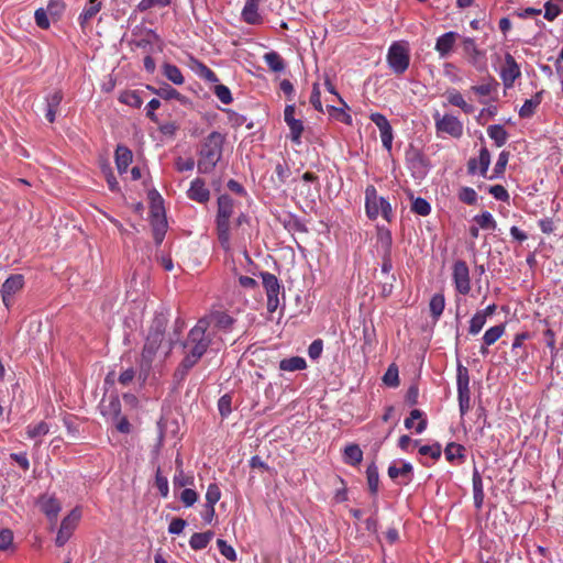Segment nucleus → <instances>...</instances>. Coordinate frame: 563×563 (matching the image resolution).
<instances>
[{"label": "nucleus", "instance_id": "nucleus-1", "mask_svg": "<svg viewBox=\"0 0 563 563\" xmlns=\"http://www.w3.org/2000/svg\"><path fill=\"white\" fill-rule=\"evenodd\" d=\"M208 320H199L190 330L187 340L184 342V358L174 373V379L177 384L181 383L188 372L206 353L211 343L210 334L207 333Z\"/></svg>", "mask_w": 563, "mask_h": 563}, {"label": "nucleus", "instance_id": "nucleus-2", "mask_svg": "<svg viewBox=\"0 0 563 563\" xmlns=\"http://www.w3.org/2000/svg\"><path fill=\"white\" fill-rule=\"evenodd\" d=\"M225 137L220 132H211L201 143L198 151L197 168L201 174L211 173L220 162Z\"/></svg>", "mask_w": 563, "mask_h": 563}, {"label": "nucleus", "instance_id": "nucleus-3", "mask_svg": "<svg viewBox=\"0 0 563 563\" xmlns=\"http://www.w3.org/2000/svg\"><path fill=\"white\" fill-rule=\"evenodd\" d=\"M165 329L166 319L164 317L155 318L151 325L141 356V371L146 374L152 368V364L164 342Z\"/></svg>", "mask_w": 563, "mask_h": 563}, {"label": "nucleus", "instance_id": "nucleus-4", "mask_svg": "<svg viewBox=\"0 0 563 563\" xmlns=\"http://www.w3.org/2000/svg\"><path fill=\"white\" fill-rule=\"evenodd\" d=\"M233 199L228 195L218 198L217 235L224 251H230V218L233 213Z\"/></svg>", "mask_w": 563, "mask_h": 563}, {"label": "nucleus", "instance_id": "nucleus-5", "mask_svg": "<svg viewBox=\"0 0 563 563\" xmlns=\"http://www.w3.org/2000/svg\"><path fill=\"white\" fill-rule=\"evenodd\" d=\"M365 208L369 219H376L380 213L386 221H391L390 203L383 197H378L375 187L372 185L367 186L365 190Z\"/></svg>", "mask_w": 563, "mask_h": 563}, {"label": "nucleus", "instance_id": "nucleus-6", "mask_svg": "<svg viewBox=\"0 0 563 563\" xmlns=\"http://www.w3.org/2000/svg\"><path fill=\"white\" fill-rule=\"evenodd\" d=\"M387 63L396 75L404 74L410 63L408 44L406 42H394L387 53Z\"/></svg>", "mask_w": 563, "mask_h": 563}, {"label": "nucleus", "instance_id": "nucleus-7", "mask_svg": "<svg viewBox=\"0 0 563 563\" xmlns=\"http://www.w3.org/2000/svg\"><path fill=\"white\" fill-rule=\"evenodd\" d=\"M499 76L505 89H511L515 86V81L521 77V67L509 53H506L499 66Z\"/></svg>", "mask_w": 563, "mask_h": 563}, {"label": "nucleus", "instance_id": "nucleus-8", "mask_svg": "<svg viewBox=\"0 0 563 563\" xmlns=\"http://www.w3.org/2000/svg\"><path fill=\"white\" fill-rule=\"evenodd\" d=\"M81 512L78 508H74L68 516H66L60 525V528L57 532V537L55 539V544L57 547H63L71 537L74 530L76 529Z\"/></svg>", "mask_w": 563, "mask_h": 563}, {"label": "nucleus", "instance_id": "nucleus-9", "mask_svg": "<svg viewBox=\"0 0 563 563\" xmlns=\"http://www.w3.org/2000/svg\"><path fill=\"white\" fill-rule=\"evenodd\" d=\"M434 120L438 132L448 133L453 137H460L462 135L463 125L457 118L450 114L440 117L439 112H437Z\"/></svg>", "mask_w": 563, "mask_h": 563}, {"label": "nucleus", "instance_id": "nucleus-10", "mask_svg": "<svg viewBox=\"0 0 563 563\" xmlns=\"http://www.w3.org/2000/svg\"><path fill=\"white\" fill-rule=\"evenodd\" d=\"M453 279L456 290L463 295L470 291V274L465 262L457 261L453 266Z\"/></svg>", "mask_w": 563, "mask_h": 563}, {"label": "nucleus", "instance_id": "nucleus-11", "mask_svg": "<svg viewBox=\"0 0 563 563\" xmlns=\"http://www.w3.org/2000/svg\"><path fill=\"white\" fill-rule=\"evenodd\" d=\"M24 286V277L21 274L11 275L7 278L1 288L3 303L9 307L10 298L20 291Z\"/></svg>", "mask_w": 563, "mask_h": 563}, {"label": "nucleus", "instance_id": "nucleus-12", "mask_svg": "<svg viewBox=\"0 0 563 563\" xmlns=\"http://www.w3.org/2000/svg\"><path fill=\"white\" fill-rule=\"evenodd\" d=\"M371 120L377 125L380 131L382 143L388 151L391 148L393 130L385 115L380 113H372Z\"/></svg>", "mask_w": 563, "mask_h": 563}, {"label": "nucleus", "instance_id": "nucleus-13", "mask_svg": "<svg viewBox=\"0 0 563 563\" xmlns=\"http://www.w3.org/2000/svg\"><path fill=\"white\" fill-rule=\"evenodd\" d=\"M41 510L51 521H55L62 509L60 503L54 496L44 495L38 499Z\"/></svg>", "mask_w": 563, "mask_h": 563}, {"label": "nucleus", "instance_id": "nucleus-14", "mask_svg": "<svg viewBox=\"0 0 563 563\" xmlns=\"http://www.w3.org/2000/svg\"><path fill=\"white\" fill-rule=\"evenodd\" d=\"M63 100V92L54 90L45 97V118L49 123L56 119V111Z\"/></svg>", "mask_w": 563, "mask_h": 563}, {"label": "nucleus", "instance_id": "nucleus-15", "mask_svg": "<svg viewBox=\"0 0 563 563\" xmlns=\"http://www.w3.org/2000/svg\"><path fill=\"white\" fill-rule=\"evenodd\" d=\"M188 197L191 200L200 203L207 202L210 198V191L206 187L205 181L201 178H196L188 190Z\"/></svg>", "mask_w": 563, "mask_h": 563}, {"label": "nucleus", "instance_id": "nucleus-16", "mask_svg": "<svg viewBox=\"0 0 563 563\" xmlns=\"http://www.w3.org/2000/svg\"><path fill=\"white\" fill-rule=\"evenodd\" d=\"M208 320V327L213 323L217 328L222 330H229L234 323V319L225 312L213 311L209 316L201 318L200 320Z\"/></svg>", "mask_w": 563, "mask_h": 563}, {"label": "nucleus", "instance_id": "nucleus-17", "mask_svg": "<svg viewBox=\"0 0 563 563\" xmlns=\"http://www.w3.org/2000/svg\"><path fill=\"white\" fill-rule=\"evenodd\" d=\"M543 93H544V90H541V91H538L530 99H527L519 110V117L523 118V119L531 118L536 113L537 108L542 102Z\"/></svg>", "mask_w": 563, "mask_h": 563}, {"label": "nucleus", "instance_id": "nucleus-18", "mask_svg": "<svg viewBox=\"0 0 563 563\" xmlns=\"http://www.w3.org/2000/svg\"><path fill=\"white\" fill-rule=\"evenodd\" d=\"M133 158L132 151L129 150L126 146L118 145L115 150V164L118 172L120 174H123L126 172L129 165L131 164Z\"/></svg>", "mask_w": 563, "mask_h": 563}, {"label": "nucleus", "instance_id": "nucleus-19", "mask_svg": "<svg viewBox=\"0 0 563 563\" xmlns=\"http://www.w3.org/2000/svg\"><path fill=\"white\" fill-rule=\"evenodd\" d=\"M260 0H246V3L242 11L243 20L249 24H257L262 18L258 13Z\"/></svg>", "mask_w": 563, "mask_h": 563}, {"label": "nucleus", "instance_id": "nucleus-20", "mask_svg": "<svg viewBox=\"0 0 563 563\" xmlns=\"http://www.w3.org/2000/svg\"><path fill=\"white\" fill-rule=\"evenodd\" d=\"M490 163V153L487 148H482L479 154V161L473 158L468 162V172L474 174L479 172L481 174H486L488 166Z\"/></svg>", "mask_w": 563, "mask_h": 563}, {"label": "nucleus", "instance_id": "nucleus-21", "mask_svg": "<svg viewBox=\"0 0 563 563\" xmlns=\"http://www.w3.org/2000/svg\"><path fill=\"white\" fill-rule=\"evenodd\" d=\"M152 227L154 240L156 244H161L166 234L167 222L158 212L153 213Z\"/></svg>", "mask_w": 563, "mask_h": 563}, {"label": "nucleus", "instance_id": "nucleus-22", "mask_svg": "<svg viewBox=\"0 0 563 563\" xmlns=\"http://www.w3.org/2000/svg\"><path fill=\"white\" fill-rule=\"evenodd\" d=\"M456 40V33L448 32L441 35L435 44V49L439 52L441 57H445L452 49Z\"/></svg>", "mask_w": 563, "mask_h": 563}, {"label": "nucleus", "instance_id": "nucleus-23", "mask_svg": "<svg viewBox=\"0 0 563 563\" xmlns=\"http://www.w3.org/2000/svg\"><path fill=\"white\" fill-rule=\"evenodd\" d=\"M493 314V305L486 307L483 312H477L471 320L470 332L477 334L486 322V317Z\"/></svg>", "mask_w": 563, "mask_h": 563}, {"label": "nucleus", "instance_id": "nucleus-24", "mask_svg": "<svg viewBox=\"0 0 563 563\" xmlns=\"http://www.w3.org/2000/svg\"><path fill=\"white\" fill-rule=\"evenodd\" d=\"M459 402H460V409L461 412L464 413L468 407H470V390L467 386V380L465 382V385L462 384V371L459 368Z\"/></svg>", "mask_w": 563, "mask_h": 563}, {"label": "nucleus", "instance_id": "nucleus-25", "mask_svg": "<svg viewBox=\"0 0 563 563\" xmlns=\"http://www.w3.org/2000/svg\"><path fill=\"white\" fill-rule=\"evenodd\" d=\"M148 88L151 89V87H148ZM152 91L165 100L176 99V100L180 101L181 103H185L187 101L186 97L180 95L176 89H174L169 85H164V86L159 87L158 89L152 88Z\"/></svg>", "mask_w": 563, "mask_h": 563}, {"label": "nucleus", "instance_id": "nucleus-26", "mask_svg": "<svg viewBox=\"0 0 563 563\" xmlns=\"http://www.w3.org/2000/svg\"><path fill=\"white\" fill-rule=\"evenodd\" d=\"M212 538H213L212 531L194 533L189 540V544H190L191 549H194V550H202L208 545V543L212 540Z\"/></svg>", "mask_w": 563, "mask_h": 563}, {"label": "nucleus", "instance_id": "nucleus-27", "mask_svg": "<svg viewBox=\"0 0 563 563\" xmlns=\"http://www.w3.org/2000/svg\"><path fill=\"white\" fill-rule=\"evenodd\" d=\"M306 366H307L306 361L302 357H299V356H292V357H289V358H284L279 363V368L282 371H287V372H295V371L305 369Z\"/></svg>", "mask_w": 563, "mask_h": 563}, {"label": "nucleus", "instance_id": "nucleus-28", "mask_svg": "<svg viewBox=\"0 0 563 563\" xmlns=\"http://www.w3.org/2000/svg\"><path fill=\"white\" fill-rule=\"evenodd\" d=\"M163 74L168 80H170L175 85H183L185 81V78L180 69L176 65L165 63L163 65Z\"/></svg>", "mask_w": 563, "mask_h": 563}, {"label": "nucleus", "instance_id": "nucleus-29", "mask_svg": "<svg viewBox=\"0 0 563 563\" xmlns=\"http://www.w3.org/2000/svg\"><path fill=\"white\" fill-rule=\"evenodd\" d=\"M415 420H419V422L416 427V432L417 433L423 432L424 429L427 428V420L422 419V411H420L419 409H413L410 412V416L405 420V427L407 429H411L413 427Z\"/></svg>", "mask_w": 563, "mask_h": 563}, {"label": "nucleus", "instance_id": "nucleus-30", "mask_svg": "<svg viewBox=\"0 0 563 563\" xmlns=\"http://www.w3.org/2000/svg\"><path fill=\"white\" fill-rule=\"evenodd\" d=\"M344 459L346 463L357 465L363 460V452L357 444H349L344 450Z\"/></svg>", "mask_w": 563, "mask_h": 563}, {"label": "nucleus", "instance_id": "nucleus-31", "mask_svg": "<svg viewBox=\"0 0 563 563\" xmlns=\"http://www.w3.org/2000/svg\"><path fill=\"white\" fill-rule=\"evenodd\" d=\"M262 279L267 295L275 296L279 294L280 285L275 275L271 273H262Z\"/></svg>", "mask_w": 563, "mask_h": 563}, {"label": "nucleus", "instance_id": "nucleus-32", "mask_svg": "<svg viewBox=\"0 0 563 563\" xmlns=\"http://www.w3.org/2000/svg\"><path fill=\"white\" fill-rule=\"evenodd\" d=\"M264 60L267 64V66L269 67V69L275 73H279V71L284 70V68H285V63H284L283 58L276 52L266 53L264 55Z\"/></svg>", "mask_w": 563, "mask_h": 563}, {"label": "nucleus", "instance_id": "nucleus-33", "mask_svg": "<svg viewBox=\"0 0 563 563\" xmlns=\"http://www.w3.org/2000/svg\"><path fill=\"white\" fill-rule=\"evenodd\" d=\"M444 306H445V300H444L443 295L435 294L432 296L430 303H429V308H430L431 316L433 317L434 320H438L439 317L442 314V312L444 310Z\"/></svg>", "mask_w": 563, "mask_h": 563}, {"label": "nucleus", "instance_id": "nucleus-34", "mask_svg": "<svg viewBox=\"0 0 563 563\" xmlns=\"http://www.w3.org/2000/svg\"><path fill=\"white\" fill-rule=\"evenodd\" d=\"M366 477H367V484H368V488H369L371 493L376 494L378 490L379 476H378V468L374 462L367 466Z\"/></svg>", "mask_w": 563, "mask_h": 563}, {"label": "nucleus", "instance_id": "nucleus-35", "mask_svg": "<svg viewBox=\"0 0 563 563\" xmlns=\"http://www.w3.org/2000/svg\"><path fill=\"white\" fill-rule=\"evenodd\" d=\"M473 490H474V504L476 508H481L483 505L484 493L482 477L477 471L473 475Z\"/></svg>", "mask_w": 563, "mask_h": 563}, {"label": "nucleus", "instance_id": "nucleus-36", "mask_svg": "<svg viewBox=\"0 0 563 563\" xmlns=\"http://www.w3.org/2000/svg\"><path fill=\"white\" fill-rule=\"evenodd\" d=\"M446 98L452 106L460 107L465 113H472L474 111L473 107L465 102L459 91H449Z\"/></svg>", "mask_w": 563, "mask_h": 563}, {"label": "nucleus", "instance_id": "nucleus-37", "mask_svg": "<svg viewBox=\"0 0 563 563\" xmlns=\"http://www.w3.org/2000/svg\"><path fill=\"white\" fill-rule=\"evenodd\" d=\"M290 130V139L294 143L300 144V137L303 132V123L301 120L291 119L286 122Z\"/></svg>", "mask_w": 563, "mask_h": 563}, {"label": "nucleus", "instance_id": "nucleus-38", "mask_svg": "<svg viewBox=\"0 0 563 563\" xmlns=\"http://www.w3.org/2000/svg\"><path fill=\"white\" fill-rule=\"evenodd\" d=\"M119 100L132 108H140L143 103L142 98L136 91H124L120 95Z\"/></svg>", "mask_w": 563, "mask_h": 563}, {"label": "nucleus", "instance_id": "nucleus-39", "mask_svg": "<svg viewBox=\"0 0 563 563\" xmlns=\"http://www.w3.org/2000/svg\"><path fill=\"white\" fill-rule=\"evenodd\" d=\"M383 382L389 387H397L399 385V374L396 364H390L383 376Z\"/></svg>", "mask_w": 563, "mask_h": 563}, {"label": "nucleus", "instance_id": "nucleus-40", "mask_svg": "<svg viewBox=\"0 0 563 563\" xmlns=\"http://www.w3.org/2000/svg\"><path fill=\"white\" fill-rule=\"evenodd\" d=\"M412 473V466L410 463H402L401 467H397L393 464L388 467V476L391 479H396L398 476L408 477Z\"/></svg>", "mask_w": 563, "mask_h": 563}, {"label": "nucleus", "instance_id": "nucleus-41", "mask_svg": "<svg viewBox=\"0 0 563 563\" xmlns=\"http://www.w3.org/2000/svg\"><path fill=\"white\" fill-rule=\"evenodd\" d=\"M170 2L172 0H141L136 8L140 12H145L154 8H165Z\"/></svg>", "mask_w": 563, "mask_h": 563}, {"label": "nucleus", "instance_id": "nucleus-42", "mask_svg": "<svg viewBox=\"0 0 563 563\" xmlns=\"http://www.w3.org/2000/svg\"><path fill=\"white\" fill-rule=\"evenodd\" d=\"M327 108H328V112H329V114H330L332 118H334V119H336V120H339V121H341V122H344V123H346V124H351V123H352V118H351V115H350V114H347V113L344 111V109H345L346 107L342 106V108H336V107H334V106H328Z\"/></svg>", "mask_w": 563, "mask_h": 563}, {"label": "nucleus", "instance_id": "nucleus-43", "mask_svg": "<svg viewBox=\"0 0 563 563\" xmlns=\"http://www.w3.org/2000/svg\"><path fill=\"white\" fill-rule=\"evenodd\" d=\"M411 210L419 216H428L431 211L430 203L423 198H416L412 201Z\"/></svg>", "mask_w": 563, "mask_h": 563}, {"label": "nucleus", "instance_id": "nucleus-44", "mask_svg": "<svg viewBox=\"0 0 563 563\" xmlns=\"http://www.w3.org/2000/svg\"><path fill=\"white\" fill-rule=\"evenodd\" d=\"M509 152L503 151L497 159V163L495 164V178H498L501 176L505 172V168L509 161Z\"/></svg>", "mask_w": 563, "mask_h": 563}, {"label": "nucleus", "instance_id": "nucleus-45", "mask_svg": "<svg viewBox=\"0 0 563 563\" xmlns=\"http://www.w3.org/2000/svg\"><path fill=\"white\" fill-rule=\"evenodd\" d=\"M214 93L222 103L230 104L232 102L231 91L227 86L217 85L214 87Z\"/></svg>", "mask_w": 563, "mask_h": 563}, {"label": "nucleus", "instance_id": "nucleus-46", "mask_svg": "<svg viewBox=\"0 0 563 563\" xmlns=\"http://www.w3.org/2000/svg\"><path fill=\"white\" fill-rule=\"evenodd\" d=\"M217 544H218L220 553L224 558H227L230 561H235L236 560L235 550L231 545L227 544V542L224 540L218 539Z\"/></svg>", "mask_w": 563, "mask_h": 563}, {"label": "nucleus", "instance_id": "nucleus-47", "mask_svg": "<svg viewBox=\"0 0 563 563\" xmlns=\"http://www.w3.org/2000/svg\"><path fill=\"white\" fill-rule=\"evenodd\" d=\"M221 497L220 488L217 484H210L206 493V503L216 505Z\"/></svg>", "mask_w": 563, "mask_h": 563}, {"label": "nucleus", "instance_id": "nucleus-48", "mask_svg": "<svg viewBox=\"0 0 563 563\" xmlns=\"http://www.w3.org/2000/svg\"><path fill=\"white\" fill-rule=\"evenodd\" d=\"M49 431V427L46 422L42 421L34 427H27V435L32 439L45 435Z\"/></svg>", "mask_w": 563, "mask_h": 563}, {"label": "nucleus", "instance_id": "nucleus-49", "mask_svg": "<svg viewBox=\"0 0 563 563\" xmlns=\"http://www.w3.org/2000/svg\"><path fill=\"white\" fill-rule=\"evenodd\" d=\"M197 71L198 74L205 78L207 81L209 82H218L219 79H218V76L216 75V73L213 70H211L209 67H207L205 64L202 63H198V68H197Z\"/></svg>", "mask_w": 563, "mask_h": 563}, {"label": "nucleus", "instance_id": "nucleus-50", "mask_svg": "<svg viewBox=\"0 0 563 563\" xmlns=\"http://www.w3.org/2000/svg\"><path fill=\"white\" fill-rule=\"evenodd\" d=\"M155 484H156V487L159 490L161 495L163 497H167L168 492H169L168 481L165 476L162 475L159 468L156 471Z\"/></svg>", "mask_w": 563, "mask_h": 563}, {"label": "nucleus", "instance_id": "nucleus-51", "mask_svg": "<svg viewBox=\"0 0 563 563\" xmlns=\"http://www.w3.org/2000/svg\"><path fill=\"white\" fill-rule=\"evenodd\" d=\"M100 8H101V3L89 4V7L86 8L84 10L82 14L80 15L81 25H84L90 19H92L100 11Z\"/></svg>", "mask_w": 563, "mask_h": 563}, {"label": "nucleus", "instance_id": "nucleus-52", "mask_svg": "<svg viewBox=\"0 0 563 563\" xmlns=\"http://www.w3.org/2000/svg\"><path fill=\"white\" fill-rule=\"evenodd\" d=\"M459 198L461 201L467 203V205H474L477 198V195L474 189L464 187L461 189L459 194Z\"/></svg>", "mask_w": 563, "mask_h": 563}, {"label": "nucleus", "instance_id": "nucleus-53", "mask_svg": "<svg viewBox=\"0 0 563 563\" xmlns=\"http://www.w3.org/2000/svg\"><path fill=\"white\" fill-rule=\"evenodd\" d=\"M13 541V532L10 529H2L0 531V550H8Z\"/></svg>", "mask_w": 563, "mask_h": 563}, {"label": "nucleus", "instance_id": "nucleus-54", "mask_svg": "<svg viewBox=\"0 0 563 563\" xmlns=\"http://www.w3.org/2000/svg\"><path fill=\"white\" fill-rule=\"evenodd\" d=\"M462 451H464V448L456 443H450L445 448V456L449 461H453L455 457H462Z\"/></svg>", "mask_w": 563, "mask_h": 563}, {"label": "nucleus", "instance_id": "nucleus-55", "mask_svg": "<svg viewBox=\"0 0 563 563\" xmlns=\"http://www.w3.org/2000/svg\"><path fill=\"white\" fill-rule=\"evenodd\" d=\"M197 493L191 488H185L180 495V500L186 507L192 506L197 501Z\"/></svg>", "mask_w": 563, "mask_h": 563}, {"label": "nucleus", "instance_id": "nucleus-56", "mask_svg": "<svg viewBox=\"0 0 563 563\" xmlns=\"http://www.w3.org/2000/svg\"><path fill=\"white\" fill-rule=\"evenodd\" d=\"M419 453L421 455H430L432 459L437 460L441 456V445H423L419 449Z\"/></svg>", "mask_w": 563, "mask_h": 563}, {"label": "nucleus", "instance_id": "nucleus-57", "mask_svg": "<svg viewBox=\"0 0 563 563\" xmlns=\"http://www.w3.org/2000/svg\"><path fill=\"white\" fill-rule=\"evenodd\" d=\"M175 167L178 172H187L192 170L195 167L194 158L183 159L181 157H177L175 161Z\"/></svg>", "mask_w": 563, "mask_h": 563}, {"label": "nucleus", "instance_id": "nucleus-58", "mask_svg": "<svg viewBox=\"0 0 563 563\" xmlns=\"http://www.w3.org/2000/svg\"><path fill=\"white\" fill-rule=\"evenodd\" d=\"M218 408L222 417L231 412V397L229 395L222 396L218 401Z\"/></svg>", "mask_w": 563, "mask_h": 563}, {"label": "nucleus", "instance_id": "nucleus-59", "mask_svg": "<svg viewBox=\"0 0 563 563\" xmlns=\"http://www.w3.org/2000/svg\"><path fill=\"white\" fill-rule=\"evenodd\" d=\"M35 22H36L37 26L41 29L46 30L49 27V21L47 18V13L44 9H37L35 11Z\"/></svg>", "mask_w": 563, "mask_h": 563}, {"label": "nucleus", "instance_id": "nucleus-60", "mask_svg": "<svg viewBox=\"0 0 563 563\" xmlns=\"http://www.w3.org/2000/svg\"><path fill=\"white\" fill-rule=\"evenodd\" d=\"M507 139L508 133L506 132V130L503 126L495 124V146H503L506 143Z\"/></svg>", "mask_w": 563, "mask_h": 563}, {"label": "nucleus", "instance_id": "nucleus-61", "mask_svg": "<svg viewBox=\"0 0 563 563\" xmlns=\"http://www.w3.org/2000/svg\"><path fill=\"white\" fill-rule=\"evenodd\" d=\"M310 102L311 104L313 106V108L318 111H322V103H321V99H320V89H319V84L316 82L313 84V88H312V93H311V97H310Z\"/></svg>", "mask_w": 563, "mask_h": 563}, {"label": "nucleus", "instance_id": "nucleus-62", "mask_svg": "<svg viewBox=\"0 0 563 563\" xmlns=\"http://www.w3.org/2000/svg\"><path fill=\"white\" fill-rule=\"evenodd\" d=\"M323 344L321 340H314L308 349V354L312 360H317L322 353Z\"/></svg>", "mask_w": 563, "mask_h": 563}, {"label": "nucleus", "instance_id": "nucleus-63", "mask_svg": "<svg viewBox=\"0 0 563 563\" xmlns=\"http://www.w3.org/2000/svg\"><path fill=\"white\" fill-rule=\"evenodd\" d=\"M186 527V521L181 518H174L168 527L169 533L179 534Z\"/></svg>", "mask_w": 563, "mask_h": 563}, {"label": "nucleus", "instance_id": "nucleus-64", "mask_svg": "<svg viewBox=\"0 0 563 563\" xmlns=\"http://www.w3.org/2000/svg\"><path fill=\"white\" fill-rule=\"evenodd\" d=\"M464 49L467 53H473L474 54V64L479 65V57L482 54H481V52L477 51L473 40L467 38L464 41Z\"/></svg>", "mask_w": 563, "mask_h": 563}]
</instances>
